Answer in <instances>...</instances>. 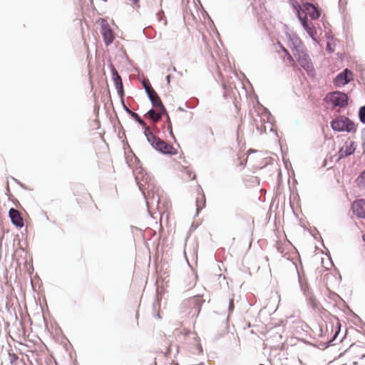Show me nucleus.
Here are the masks:
<instances>
[{"instance_id": "obj_36", "label": "nucleus", "mask_w": 365, "mask_h": 365, "mask_svg": "<svg viewBox=\"0 0 365 365\" xmlns=\"http://www.w3.org/2000/svg\"><path fill=\"white\" fill-rule=\"evenodd\" d=\"M11 178L16 182L19 186H21L22 188L26 189V186L24 184L21 183L19 180L16 179L14 177H11Z\"/></svg>"}, {"instance_id": "obj_16", "label": "nucleus", "mask_w": 365, "mask_h": 365, "mask_svg": "<svg viewBox=\"0 0 365 365\" xmlns=\"http://www.w3.org/2000/svg\"><path fill=\"white\" fill-rule=\"evenodd\" d=\"M150 103L152 104L153 108H155V109L158 110V113H161L162 115L163 114H167V109L163 105L160 96L154 98L153 101H150Z\"/></svg>"}, {"instance_id": "obj_22", "label": "nucleus", "mask_w": 365, "mask_h": 365, "mask_svg": "<svg viewBox=\"0 0 365 365\" xmlns=\"http://www.w3.org/2000/svg\"><path fill=\"white\" fill-rule=\"evenodd\" d=\"M340 331H341V323H340L339 320L337 319V323H336V327L335 331H334L333 336H331V338L328 341V343L330 344V346L334 344V341L337 338Z\"/></svg>"}, {"instance_id": "obj_18", "label": "nucleus", "mask_w": 365, "mask_h": 365, "mask_svg": "<svg viewBox=\"0 0 365 365\" xmlns=\"http://www.w3.org/2000/svg\"><path fill=\"white\" fill-rule=\"evenodd\" d=\"M145 116H148L150 119H152L154 122H158L162 118L161 113L156 112L153 108H151L145 115Z\"/></svg>"}, {"instance_id": "obj_27", "label": "nucleus", "mask_w": 365, "mask_h": 365, "mask_svg": "<svg viewBox=\"0 0 365 365\" xmlns=\"http://www.w3.org/2000/svg\"><path fill=\"white\" fill-rule=\"evenodd\" d=\"M9 361L11 365H16L15 362L19 359V356L12 352H9Z\"/></svg>"}, {"instance_id": "obj_41", "label": "nucleus", "mask_w": 365, "mask_h": 365, "mask_svg": "<svg viewBox=\"0 0 365 365\" xmlns=\"http://www.w3.org/2000/svg\"><path fill=\"white\" fill-rule=\"evenodd\" d=\"M326 38H328V39H331V40H334V36L332 35L327 34H326Z\"/></svg>"}, {"instance_id": "obj_38", "label": "nucleus", "mask_w": 365, "mask_h": 365, "mask_svg": "<svg viewBox=\"0 0 365 365\" xmlns=\"http://www.w3.org/2000/svg\"><path fill=\"white\" fill-rule=\"evenodd\" d=\"M163 115L166 116V122H167L168 125H170V123H171V120H170V118L168 115V113L167 112V114H163Z\"/></svg>"}, {"instance_id": "obj_48", "label": "nucleus", "mask_w": 365, "mask_h": 365, "mask_svg": "<svg viewBox=\"0 0 365 365\" xmlns=\"http://www.w3.org/2000/svg\"><path fill=\"white\" fill-rule=\"evenodd\" d=\"M178 110L180 111H185V109L182 108V107H178Z\"/></svg>"}, {"instance_id": "obj_45", "label": "nucleus", "mask_w": 365, "mask_h": 365, "mask_svg": "<svg viewBox=\"0 0 365 365\" xmlns=\"http://www.w3.org/2000/svg\"><path fill=\"white\" fill-rule=\"evenodd\" d=\"M361 147H362L364 152H365V139H363Z\"/></svg>"}, {"instance_id": "obj_23", "label": "nucleus", "mask_w": 365, "mask_h": 365, "mask_svg": "<svg viewBox=\"0 0 365 365\" xmlns=\"http://www.w3.org/2000/svg\"><path fill=\"white\" fill-rule=\"evenodd\" d=\"M145 91L150 101H153L154 98H158L159 96L153 87L145 88Z\"/></svg>"}, {"instance_id": "obj_17", "label": "nucleus", "mask_w": 365, "mask_h": 365, "mask_svg": "<svg viewBox=\"0 0 365 365\" xmlns=\"http://www.w3.org/2000/svg\"><path fill=\"white\" fill-rule=\"evenodd\" d=\"M142 126L144 129L143 134L145 136L148 143L150 145H151V143L153 141L156 140V138H158V136L153 133V132L150 130V128L146 125L145 123V125H142Z\"/></svg>"}, {"instance_id": "obj_19", "label": "nucleus", "mask_w": 365, "mask_h": 365, "mask_svg": "<svg viewBox=\"0 0 365 365\" xmlns=\"http://www.w3.org/2000/svg\"><path fill=\"white\" fill-rule=\"evenodd\" d=\"M290 39L292 42L293 47L294 49L296 51V53L304 50L302 41L299 37L294 36L293 38H290Z\"/></svg>"}, {"instance_id": "obj_13", "label": "nucleus", "mask_w": 365, "mask_h": 365, "mask_svg": "<svg viewBox=\"0 0 365 365\" xmlns=\"http://www.w3.org/2000/svg\"><path fill=\"white\" fill-rule=\"evenodd\" d=\"M9 216L11 223L16 227L21 228L24 226V220L20 212L16 208L11 207L9 210Z\"/></svg>"}, {"instance_id": "obj_51", "label": "nucleus", "mask_w": 365, "mask_h": 365, "mask_svg": "<svg viewBox=\"0 0 365 365\" xmlns=\"http://www.w3.org/2000/svg\"><path fill=\"white\" fill-rule=\"evenodd\" d=\"M172 71H176V68H175V67H173V68H172Z\"/></svg>"}, {"instance_id": "obj_31", "label": "nucleus", "mask_w": 365, "mask_h": 365, "mask_svg": "<svg viewBox=\"0 0 365 365\" xmlns=\"http://www.w3.org/2000/svg\"><path fill=\"white\" fill-rule=\"evenodd\" d=\"M334 46H335V44H332V43H331L329 42H327V46H326V51H327V52H328L329 53H334Z\"/></svg>"}, {"instance_id": "obj_47", "label": "nucleus", "mask_w": 365, "mask_h": 365, "mask_svg": "<svg viewBox=\"0 0 365 365\" xmlns=\"http://www.w3.org/2000/svg\"><path fill=\"white\" fill-rule=\"evenodd\" d=\"M182 334H183L184 335H185V336H186V335H188V334H190V331L185 330V331H184V332H182Z\"/></svg>"}, {"instance_id": "obj_8", "label": "nucleus", "mask_w": 365, "mask_h": 365, "mask_svg": "<svg viewBox=\"0 0 365 365\" xmlns=\"http://www.w3.org/2000/svg\"><path fill=\"white\" fill-rule=\"evenodd\" d=\"M354 81V74L349 68H344L339 73L334 79V86L341 88Z\"/></svg>"}, {"instance_id": "obj_3", "label": "nucleus", "mask_w": 365, "mask_h": 365, "mask_svg": "<svg viewBox=\"0 0 365 365\" xmlns=\"http://www.w3.org/2000/svg\"><path fill=\"white\" fill-rule=\"evenodd\" d=\"M139 175H141V178H142V180H144L145 182H147L148 181V180H150V178L149 176L147 175V173H145V175L143 174V170L141 169V171L139 172L136 175H135V180L137 181V183L138 185V187H139V189L141 190L143 196H144V198L145 200V202H146V205H147V207H148V210H149L151 207H158V205H159V202H160V197L158 195V194L155 193L154 191L153 190H149L148 191L147 193H145V192L144 191L143 188V185L139 184L138 182V180H139ZM148 212L150 213V211H148Z\"/></svg>"}, {"instance_id": "obj_1", "label": "nucleus", "mask_w": 365, "mask_h": 365, "mask_svg": "<svg viewBox=\"0 0 365 365\" xmlns=\"http://www.w3.org/2000/svg\"><path fill=\"white\" fill-rule=\"evenodd\" d=\"M204 302L199 295L189 298L181 304V313L189 318L195 319Z\"/></svg>"}, {"instance_id": "obj_5", "label": "nucleus", "mask_w": 365, "mask_h": 365, "mask_svg": "<svg viewBox=\"0 0 365 365\" xmlns=\"http://www.w3.org/2000/svg\"><path fill=\"white\" fill-rule=\"evenodd\" d=\"M324 101L326 103H331L333 108L339 107L343 108L348 105L349 97L344 92L336 91L329 93L324 97Z\"/></svg>"}, {"instance_id": "obj_40", "label": "nucleus", "mask_w": 365, "mask_h": 365, "mask_svg": "<svg viewBox=\"0 0 365 365\" xmlns=\"http://www.w3.org/2000/svg\"><path fill=\"white\" fill-rule=\"evenodd\" d=\"M270 118H273L272 115H271L270 112L267 110V120L271 123Z\"/></svg>"}, {"instance_id": "obj_43", "label": "nucleus", "mask_w": 365, "mask_h": 365, "mask_svg": "<svg viewBox=\"0 0 365 365\" xmlns=\"http://www.w3.org/2000/svg\"><path fill=\"white\" fill-rule=\"evenodd\" d=\"M353 346H354V344L351 345V346H349V349H346L343 354H340V356H341V355H343V354H346V352H348V351H349V349H350L351 347H353Z\"/></svg>"}, {"instance_id": "obj_44", "label": "nucleus", "mask_w": 365, "mask_h": 365, "mask_svg": "<svg viewBox=\"0 0 365 365\" xmlns=\"http://www.w3.org/2000/svg\"><path fill=\"white\" fill-rule=\"evenodd\" d=\"M279 44H280V46H281V47L282 48V51H283L284 53H286L287 54H289V51H288L285 48H284V47L282 46V45L280 43H279Z\"/></svg>"}, {"instance_id": "obj_26", "label": "nucleus", "mask_w": 365, "mask_h": 365, "mask_svg": "<svg viewBox=\"0 0 365 365\" xmlns=\"http://www.w3.org/2000/svg\"><path fill=\"white\" fill-rule=\"evenodd\" d=\"M205 206V195H202V205H200L199 204V199L197 198L196 199V215L198 214V212H200V210H201Z\"/></svg>"}, {"instance_id": "obj_7", "label": "nucleus", "mask_w": 365, "mask_h": 365, "mask_svg": "<svg viewBox=\"0 0 365 365\" xmlns=\"http://www.w3.org/2000/svg\"><path fill=\"white\" fill-rule=\"evenodd\" d=\"M150 145L156 151L164 155H175L178 153L177 150L173 145L161 140L159 137Z\"/></svg>"}, {"instance_id": "obj_52", "label": "nucleus", "mask_w": 365, "mask_h": 365, "mask_svg": "<svg viewBox=\"0 0 365 365\" xmlns=\"http://www.w3.org/2000/svg\"><path fill=\"white\" fill-rule=\"evenodd\" d=\"M156 317L160 318V314H156Z\"/></svg>"}, {"instance_id": "obj_4", "label": "nucleus", "mask_w": 365, "mask_h": 365, "mask_svg": "<svg viewBox=\"0 0 365 365\" xmlns=\"http://www.w3.org/2000/svg\"><path fill=\"white\" fill-rule=\"evenodd\" d=\"M330 126L336 132L355 133L356 131L354 122L344 115H339L333 119Z\"/></svg>"}, {"instance_id": "obj_39", "label": "nucleus", "mask_w": 365, "mask_h": 365, "mask_svg": "<svg viewBox=\"0 0 365 365\" xmlns=\"http://www.w3.org/2000/svg\"><path fill=\"white\" fill-rule=\"evenodd\" d=\"M187 175L192 180L195 178V174H192L191 171H187Z\"/></svg>"}, {"instance_id": "obj_10", "label": "nucleus", "mask_w": 365, "mask_h": 365, "mask_svg": "<svg viewBox=\"0 0 365 365\" xmlns=\"http://www.w3.org/2000/svg\"><path fill=\"white\" fill-rule=\"evenodd\" d=\"M101 34L106 46L110 45L114 40V35L108 21L101 19Z\"/></svg>"}, {"instance_id": "obj_2", "label": "nucleus", "mask_w": 365, "mask_h": 365, "mask_svg": "<svg viewBox=\"0 0 365 365\" xmlns=\"http://www.w3.org/2000/svg\"><path fill=\"white\" fill-rule=\"evenodd\" d=\"M298 282L300 287V290L304 296L307 304L313 309H319L320 303L317 299L313 290L310 287L307 280L303 278L297 270Z\"/></svg>"}, {"instance_id": "obj_12", "label": "nucleus", "mask_w": 365, "mask_h": 365, "mask_svg": "<svg viewBox=\"0 0 365 365\" xmlns=\"http://www.w3.org/2000/svg\"><path fill=\"white\" fill-rule=\"evenodd\" d=\"M351 210L358 218H365V199L354 200L351 205Z\"/></svg>"}, {"instance_id": "obj_32", "label": "nucleus", "mask_w": 365, "mask_h": 365, "mask_svg": "<svg viewBox=\"0 0 365 365\" xmlns=\"http://www.w3.org/2000/svg\"><path fill=\"white\" fill-rule=\"evenodd\" d=\"M157 15L158 16V20L159 21H162L163 19H164V25H166L167 24V21L166 19H165V15H164V12L163 10H160L158 14Z\"/></svg>"}, {"instance_id": "obj_28", "label": "nucleus", "mask_w": 365, "mask_h": 365, "mask_svg": "<svg viewBox=\"0 0 365 365\" xmlns=\"http://www.w3.org/2000/svg\"><path fill=\"white\" fill-rule=\"evenodd\" d=\"M119 97L120 98V103H121V105H122V106L123 108V110L126 112V113H128L129 115L131 113L132 110L125 104V103L124 101V95L119 96Z\"/></svg>"}, {"instance_id": "obj_54", "label": "nucleus", "mask_w": 365, "mask_h": 365, "mask_svg": "<svg viewBox=\"0 0 365 365\" xmlns=\"http://www.w3.org/2000/svg\"><path fill=\"white\" fill-rule=\"evenodd\" d=\"M185 105L187 106V108H190V106H187V103H185Z\"/></svg>"}, {"instance_id": "obj_53", "label": "nucleus", "mask_w": 365, "mask_h": 365, "mask_svg": "<svg viewBox=\"0 0 365 365\" xmlns=\"http://www.w3.org/2000/svg\"><path fill=\"white\" fill-rule=\"evenodd\" d=\"M224 97H225V98H227V96H226V92H225V93H224Z\"/></svg>"}, {"instance_id": "obj_14", "label": "nucleus", "mask_w": 365, "mask_h": 365, "mask_svg": "<svg viewBox=\"0 0 365 365\" xmlns=\"http://www.w3.org/2000/svg\"><path fill=\"white\" fill-rule=\"evenodd\" d=\"M305 13L310 16L312 19H317L320 16V11L319 9L312 3L306 1L302 4Z\"/></svg>"}, {"instance_id": "obj_34", "label": "nucleus", "mask_w": 365, "mask_h": 365, "mask_svg": "<svg viewBox=\"0 0 365 365\" xmlns=\"http://www.w3.org/2000/svg\"><path fill=\"white\" fill-rule=\"evenodd\" d=\"M142 85L145 90V88H151L152 87V86L148 78L143 79L142 81Z\"/></svg>"}, {"instance_id": "obj_6", "label": "nucleus", "mask_w": 365, "mask_h": 365, "mask_svg": "<svg viewBox=\"0 0 365 365\" xmlns=\"http://www.w3.org/2000/svg\"><path fill=\"white\" fill-rule=\"evenodd\" d=\"M294 55L301 67L307 71V75L310 77H314L316 71L312 60L307 52L303 50L297 53H294Z\"/></svg>"}, {"instance_id": "obj_25", "label": "nucleus", "mask_w": 365, "mask_h": 365, "mask_svg": "<svg viewBox=\"0 0 365 365\" xmlns=\"http://www.w3.org/2000/svg\"><path fill=\"white\" fill-rule=\"evenodd\" d=\"M358 116L359 121L365 125V106H361L359 109Z\"/></svg>"}, {"instance_id": "obj_35", "label": "nucleus", "mask_w": 365, "mask_h": 365, "mask_svg": "<svg viewBox=\"0 0 365 365\" xmlns=\"http://www.w3.org/2000/svg\"><path fill=\"white\" fill-rule=\"evenodd\" d=\"M168 130L169 131V134H170V137L175 140V135L173 132L172 123H170V125H168Z\"/></svg>"}, {"instance_id": "obj_21", "label": "nucleus", "mask_w": 365, "mask_h": 365, "mask_svg": "<svg viewBox=\"0 0 365 365\" xmlns=\"http://www.w3.org/2000/svg\"><path fill=\"white\" fill-rule=\"evenodd\" d=\"M294 13L302 25H304V24L309 20L304 9L297 10Z\"/></svg>"}, {"instance_id": "obj_24", "label": "nucleus", "mask_w": 365, "mask_h": 365, "mask_svg": "<svg viewBox=\"0 0 365 365\" xmlns=\"http://www.w3.org/2000/svg\"><path fill=\"white\" fill-rule=\"evenodd\" d=\"M129 115L133 119H134L138 123H139L140 125H145V121L141 118V117L137 113L131 111V113L129 114Z\"/></svg>"}, {"instance_id": "obj_46", "label": "nucleus", "mask_w": 365, "mask_h": 365, "mask_svg": "<svg viewBox=\"0 0 365 365\" xmlns=\"http://www.w3.org/2000/svg\"><path fill=\"white\" fill-rule=\"evenodd\" d=\"M315 239H317L318 236L321 238V235L319 234V232L318 231H317V234L316 235H313Z\"/></svg>"}, {"instance_id": "obj_33", "label": "nucleus", "mask_w": 365, "mask_h": 365, "mask_svg": "<svg viewBox=\"0 0 365 365\" xmlns=\"http://www.w3.org/2000/svg\"><path fill=\"white\" fill-rule=\"evenodd\" d=\"M329 346H330V344L328 343V341H327V342H320L317 345L318 348L322 349V350H324V349H327Z\"/></svg>"}, {"instance_id": "obj_20", "label": "nucleus", "mask_w": 365, "mask_h": 365, "mask_svg": "<svg viewBox=\"0 0 365 365\" xmlns=\"http://www.w3.org/2000/svg\"><path fill=\"white\" fill-rule=\"evenodd\" d=\"M355 182L358 187L365 188V169L356 178Z\"/></svg>"}, {"instance_id": "obj_11", "label": "nucleus", "mask_w": 365, "mask_h": 365, "mask_svg": "<svg viewBox=\"0 0 365 365\" xmlns=\"http://www.w3.org/2000/svg\"><path fill=\"white\" fill-rule=\"evenodd\" d=\"M356 145L354 141L346 142L345 144L339 149L338 153L334 155L336 160L339 161L342 158L349 157L354 153Z\"/></svg>"}, {"instance_id": "obj_9", "label": "nucleus", "mask_w": 365, "mask_h": 365, "mask_svg": "<svg viewBox=\"0 0 365 365\" xmlns=\"http://www.w3.org/2000/svg\"><path fill=\"white\" fill-rule=\"evenodd\" d=\"M108 67L110 70L112 80L115 85L118 95V96L125 95L124 88H123V84L121 76L119 75L117 69L115 68V67L114 66V65L112 63L111 61H109Z\"/></svg>"}, {"instance_id": "obj_15", "label": "nucleus", "mask_w": 365, "mask_h": 365, "mask_svg": "<svg viewBox=\"0 0 365 365\" xmlns=\"http://www.w3.org/2000/svg\"><path fill=\"white\" fill-rule=\"evenodd\" d=\"M304 28V29L306 31V32L308 34L309 37L315 42L317 43L316 36H317V31L315 27L314 26L312 21L308 20L306 21L304 25H302Z\"/></svg>"}, {"instance_id": "obj_30", "label": "nucleus", "mask_w": 365, "mask_h": 365, "mask_svg": "<svg viewBox=\"0 0 365 365\" xmlns=\"http://www.w3.org/2000/svg\"><path fill=\"white\" fill-rule=\"evenodd\" d=\"M289 3L294 12L302 9L300 5L296 0H289Z\"/></svg>"}, {"instance_id": "obj_50", "label": "nucleus", "mask_w": 365, "mask_h": 365, "mask_svg": "<svg viewBox=\"0 0 365 365\" xmlns=\"http://www.w3.org/2000/svg\"><path fill=\"white\" fill-rule=\"evenodd\" d=\"M363 240L365 242V233L362 236Z\"/></svg>"}, {"instance_id": "obj_37", "label": "nucleus", "mask_w": 365, "mask_h": 365, "mask_svg": "<svg viewBox=\"0 0 365 365\" xmlns=\"http://www.w3.org/2000/svg\"><path fill=\"white\" fill-rule=\"evenodd\" d=\"M196 349H197V352L198 354H200V353L202 352V346L200 344H197L196 345Z\"/></svg>"}, {"instance_id": "obj_49", "label": "nucleus", "mask_w": 365, "mask_h": 365, "mask_svg": "<svg viewBox=\"0 0 365 365\" xmlns=\"http://www.w3.org/2000/svg\"><path fill=\"white\" fill-rule=\"evenodd\" d=\"M222 87H223V89H224L225 91H226V90H227V86H226V85H225V84H223V85H222Z\"/></svg>"}, {"instance_id": "obj_42", "label": "nucleus", "mask_w": 365, "mask_h": 365, "mask_svg": "<svg viewBox=\"0 0 365 365\" xmlns=\"http://www.w3.org/2000/svg\"><path fill=\"white\" fill-rule=\"evenodd\" d=\"M170 79H171V76L169 74L166 76V81H167V83L169 84L170 82Z\"/></svg>"}, {"instance_id": "obj_29", "label": "nucleus", "mask_w": 365, "mask_h": 365, "mask_svg": "<svg viewBox=\"0 0 365 365\" xmlns=\"http://www.w3.org/2000/svg\"><path fill=\"white\" fill-rule=\"evenodd\" d=\"M235 309V304H234V298L232 297L229 299V305H228V316H227V318L229 317V316L230 315V314L233 312Z\"/></svg>"}]
</instances>
